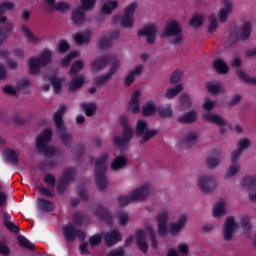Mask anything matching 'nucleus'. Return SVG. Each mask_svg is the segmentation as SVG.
<instances>
[{
    "label": "nucleus",
    "instance_id": "46",
    "mask_svg": "<svg viewBox=\"0 0 256 256\" xmlns=\"http://www.w3.org/2000/svg\"><path fill=\"white\" fill-rule=\"evenodd\" d=\"M79 56V51H73L68 56H66L62 61L61 65L62 67H69L71 61Z\"/></svg>",
    "mask_w": 256,
    "mask_h": 256
},
{
    "label": "nucleus",
    "instance_id": "57",
    "mask_svg": "<svg viewBox=\"0 0 256 256\" xmlns=\"http://www.w3.org/2000/svg\"><path fill=\"white\" fill-rule=\"evenodd\" d=\"M97 215L98 217H101V219H104L105 221H109V217H111V215L105 208H100L97 211Z\"/></svg>",
    "mask_w": 256,
    "mask_h": 256
},
{
    "label": "nucleus",
    "instance_id": "19",
    "mask_svg": "<svg viewBox=\"0 0 256 256\" xmlns=\"http://www.w3.org/2000/svg\"><path fill=\"white\" fill-rule=\"evenodd\" d=\"M138 33L139 35L145 37L148 43H155V39L157 37V27L153 24H150L142 30H139Z\"/></svg>",
    "mask_w": 256,
    "mask_h": 256
},
{
    "label": "nucleus",
    "instance_id": "21",
    "mask_svg": "<svg viewBox=\"0 0 256 256\" xmlns=\"http://www.w3.org/2000/svg\"><path fill=\"white\" fill-rule=\"evenodd\" d=\"M112 59L109 56H102L98 59H96L94 62L91 64V71L93 73H99V71L105 69L107 63L111 62Z\"/></svg>",
    "mask_w": 256,
    "mask_h": 256
},
{
    "label": "nucleus",
    "instance_id": "20",
    "mask_svg": "<svg viewBox=\"0 0 256 256\" xmlns=\"http://www.w3.org/2000/svg\"><path fill=\"white\" fill-rule=\"evenodd\" d=\"M169 220V213L162 210L158 213L157 223H158V233L159 235H165L167 233V221Z\"/></svg>",
    "mask_w": 256,
    "mask_h": 256
},
{
    "label": "nucleus",
    "instance_id": "48",
    "mask_svg": "<svg viewBox=\"0 0 256 256\" xmlns=\"http://www.w3.org/2000/svg\"><path fill=\"white\" fill-rule=\"evenodd\" d=\"M203 21H205V18L199 14H195L190 19V25L191 27H200V25H203Z\"/></svg>",
    "mask_w": 256,
    "mask_h": 256
},
{
    "label": "nucleus",
    "instance_id": "16",
    "mask_svg": "<svg viewBox=\"0 0 256 256\" xmlns=\"http://www.w3.org/2000/svg\"><path fill=\"white\" fill-rule=\"evenodd\" d=\"M241 185L247 189H252L249 193L251 201H256V175L244 177Z\"/></svg>",
    "mask_w": 256,
    "mask_h": 256
},
{
    "label": "nucleus",
    "instance_id": "64",
    "mask_svg": "<svg viewBox=\"0 0 256 256\" xmlns=\"http://www.w3.org/2000/svg\"><path fill=\"white\" fill-rule=\"evenodd\" d=\"M107 256H123V248L111 250Z\"/></svg>",
    "mask_w": 256,
    "mask_h": 256
},
{
    "label": "nucleus",
    "instance_id": "45",
    "mask_svg": "<svg viewBox=\"0 0 256 256\" xmlns=\"http://www.w3.org/2000/svg\"><path fill=\"white\" fill-rule=\"evenodd\" d=\"M4 217H5V221H4L5 227H7L9 231H12V233H17V231H19V227H17L16 224L13 223V221H11V216H9V214H5Z\"/></svg>",
    "mask_w": 256,
    "mask_h": 256
},
{
    "label": "nucleus",
    "instance_id": "40",
    "mask_svg": "<svg viewBox=\"0 0 256 256\" xmlns=\"http://www.w3.org/2000/svg\"><path fill=\"white\" fill-rule=\"evenodd\" d=\"M21 31L29 43H39V38L35 36L27 26H22Z\"/></svg>",
    "mask_w": 256,
    "mask_h": 256
},
{
    "label": "nucleus",
    "instance_id": "47",
    "mask_svg": "<svg viewBox=\"0 0 256 256\" xmlns=\"http://www.w3.org/2000/svg\"><path fill=\"white\" fill-rule=\"evenodd\" d=\"M81 107L88 117H91V115H93L97 109L94 103H83L81 104Z\"/></svg>",
    "mask_w": 256,
    "mask_h": 256
},
{
    "label": "nucleus",
    "instance_id": "53",
    "mask_svg": "<svg viewBox=\"0 0 256 256\" xmlns=\"http://www.w3.org/2000/svg\"><path fill=\"white\" fill-rule=\"evenodd\" d=\"M18 243L21 247H25L26 249H33V243H31L24 236H18Z\"/></svg>",
    "mask_w": 256,
    "mask_h": 256
},
{
    "label": "nucleus",
    "instance_id": "39",
    "mask_svg": "<svg viewBox=\"0 0 256 256\" xmlns=\"http://www.w3.org/2000/svg\"><path fill=\"white\" fill-rule=\"evenodd\" d=\"M125 165H127V159L125 156L120 155L112 162L111 168L114 169V171H117V169H123Z\"/></svg>",
    "mask_w": 256,
    "mask_h": 256
},
{
    "label": "nucleus",
    "instance_id": "10",
    "mask_svg": "<svg viewBox=\"0 0 256 256\" xmlns=\"http://www.w3.org/2000/svg\"><path fill=\"white\" fill-rule=\"evenodd\" d=\"M163 37H171L173 43H181L183 36L181 34V25L173 20L165 28Z\"/></svg>",
    "mask_w": 256,
    "mask_h": 256
},
{
    "label": "nucleus",
    "instance_id": "52",
    "mask_svg": "<svg viewBox=\"0 0 256 256\" xmlns=\"http://www.w3.org/2000/svg\"><path fill=\"white\" fill-rule=\"evenodd\" d=\"M158 115H160V117H171L173 115L171 106L162 107V108L158 109Z\"/></svg>",
    "mask_w": 256,
    "mask_h": 256
},
{
    "label": "nucleus",
    "instance_id": "63",
    "mask_svg": "<svg viewBox=\"0 0 256 256\" xmlns=\"http://www.w3.org/2000/svg\"><path fill=\"white\" fill-rule=\"evenodd\" d=\"M182 73L177 71V72H174L172 75H171V78H170V81L171 83H179V81H181V77H182Z\"/></svg>",
    "mask_w": 256,
    "mask_h": 256
},
{
    "label": "nucleus",
    "instance_id": "38",
    "mask_svg": "<svg viewBox=\"0 0 256 256\" xmlns=\"http://www.w3.org/2000/svg\"><path fill=\"white\" fill-rule=\"evenodd\" d=\"M178 121L180 123H193L197 121V113L195 111L187 112L185 115L180 116Z\"/></svg>",
    "mask_w": 256,
    "mask_h": 256
},
{
    "label": "nucleus",
    "instance_id": "55",
    "mask_svg": "<svg viewBox=\"0 0 256 256\" xmlns=\"http://www.w3.org/2000/svg\"><path fill=\"white\" fill-rule=\"evenodd\" d=\"M198 137L199 136L197 135V133L189 132L185 136V143H187L188 145L191 144V143H195V141H197Z\"/></svg>",
    "mask_w": 256,
    "mask_h": 256
},
{
    "label": "nucleus",
    "instance_id": "8",
    "mask_svg": "<svg viewBox=\"0 0 256 256\" xmlns=\"http://www.w3.org/2000/svg\"><path fill=\"white\" fill-rule=\"evenodd\" d=\"M107 169V155H103L96 160V183L99 189L107 187V179L105 178V171Z\"/></svg>",
    "mask_w": 256,
    "mask_h": 256
},
{
    "label": "nucleus",
    "instance_id": "5",
    "mask_svg": "<svg viewBox=\"0 0 256 256\" xmlns=\"http://www.w3.org/2000/svg\"><path fill=\"white\" fill-rule=\"evenodd\" d=\"M85 64L81 60L75 61L69 71V75L71 77V81L69 83L68 89L69 91H77V89H81L85 83V78L78 74L79 71H82Z\"/></svg>",
    "mask_w": 256,
    "mask_h": 256
},
{
    "label": "nucleus",
    "instance_id": "31",
    "mask_svg": "<svg viewBox=\"0 0 256 256\" xmlns=\"http://www.w3.org/2000/svg\"><path fill=\"white\" fill-rule=\"evenodd\" d=\"M227 203L223 200L218 201L213 206L212 215L213 217H223L226 213Z\"/></svg>",
    "mask_w": 256,
    "mask_h": 256
},
{
    "label": "nucleus",
    "instance_id": "61",
    "mask_svg": "<svg viewBox=\"0 0 256 256\" xmlns=\"http://www.w3.org/2000/svg\"><path fill=\"white\" fill-rule=\"evenodd\" d=\"M210 25H209V31L213 32L215 29H217V19H215V15H211L209 17Z\"/></svg>",
    "mask_w": 256,
    "mask_h": 256
},
{
    "label": "nucleus",
    "instance_id": "4",
    "mask_svg": "<svg viewBox=\"0 0 256 256\" xmlns=\"http://www.w3.org/2000/svg\"><path fill=\"white\" fill-rule=\"evenodd\" d=\"M135 239L142 253H146L147 249H149V244L147 243V239H150L152 247L154 249H157V240L155 239V230L151 226H148L145 230H138L136 232Z\"/></svg>",
    "mask_w": 256,
    "mask_h": 256
},
{
    "label": "nucleus",
    "instance_id": "58",
    "mask_svg": "<svg viewBox=\"0 0 256 256\" xmlns=\"http://www.w3.org/2000/svg\"><path fill=\"white\" fill-rule=\"evenodd\" d=\"M241 227L244 231H249L251 229V219L249 217H244L241 222Z\"/></svg>",
    "mask_w": 256,
    "mask_h": 256
},
{
    "label": "nucleus",
    "instance_id": "49",
    "mask_svg": "<svg viewBox=\"0 0 256 256\" xmlns=\"http://www.w3.org/2000/svg\"><path fill=\"white\" fill-rule=\"evenodd\" d=\"M237 75L239 79H241V81H244V83H252L253 85H255L256 83V78H251L247 76V74L243 70H238Z\"/></svg>",
    "mask_w": 256,
    "mask_h": 256
},
{
    "label": "nucleus",
    "instance_id": "37",
    "mask_svg": "<svg viewBox=\"0 0 256 256\" xmlns=\"http://www.w3.org/2000/svg\"><path fill=\"white\" fill-rule=\"evenodd\" d=\"M72 19L75 25H83V23H85V13L83 12V9L73 11Z\"/></svg>",
    "mask_w": 256,
    "mask_h": 256
},
{
    "label": "nucleus",
    "instance_id": "24",
    "mask_svg": "<svg viewBox=\"0 0 256 256\" xmlns=\"http://www.w3.org/2000/svg\"><path fill=\"white\" fill-rule=\"evenodd\" d=\"M44 3L50 9H56V11H60L61 13H67L69 11V4L64 1L55 3V0H44Z\"/></svg>",
    "mask_w": 256,
    "mask_h": 256
},
{
    "label": "nucleus",
    "instance_id": "54",
    "mask_svg": "<svg viewBox=\"0 0 256 256\" xmlns=\"http://www.w3.org/2000/svg\"><path fill=\"white\" fill-rule=\"evenodd\" d=\"M69 43L65 40H60L57 46V50L59 53H65V51H69Z\"/></svg>",
    "mask_w": 256,
    "mask_h": 256
},
{
    "label": "nucleus",
    "instance_id": "51",
    "mask_svg": "<svg viewBox=\"0 0 256 256\" xmlns=\"http://www.w3.org/2000/svg\"><path fill=\"white\" fill-rule=\"evenodd\" d=\"M82 9L84 11H89L90 9H93L95 7V3H97V0H80Z\"/></svg>",
    "mask_w": 256,
    "mask_h": 256
},
{
    "label": "nucleus",
    "instance_id": "32",
    "mask_svg": "<svg viewBox=\"0 0 256 256\" xmlns=\"http://www.w3.org/2000/svg\"><path fill=\"white\" fill-rule=\"evenodd\" d=\"M214 69H216L217 73H221L225 75V73H229V66L222 59H216L212 63Z\"/></svg>",
    "mask_w": 256,
    "mask_h": 256
},
{
    "label": "nucleus",
    "instance_id": "56",
    "mask_svg": "<svg viewBox=\"0 0 256 256\" xmlns=\"http://www.w3.org/2000/svg\"><path fill=\"white\" fill-rule=\"evenodd\" d=\"M100 243H101V235L99 234L93 235L89 239V244L91 245V247H97V245H99Z\"/></svg>",
    "mask_w": 256,
    "mask_h": 256
},
{
    "label": "nucleus",
    "instance_id": "26",
    "mask_svg": "<svg viewBox=\"0 0 256 256\" xmlns=\"http://www.w3.org/2000/svg\"><path fill=\"white\" fill-rule=\"evenodd\" d=\"M187 223V214H181L176 223H173L169 227L170 233H179Z\"/></svg>",
    "mask_w": 256,
    "mask_h": 256
},
{
    "label": "nucleus",
    "instance_id": "23",
    "mask_svg": "<svg viewBox=\"0 0 256 256\" xmlns=\"http://www.w3.org/2000/svg\"><path fill=\"white\" fill-rule=\"evenodd\" d=\"M223 5L224 7L220 9L218 14V19L222 23L227 21V17H229V14L233 11V3L231 0H223Z\"/></svg>",
    "mask_w": 256,
    "mask_h": 256
},
{
    "label": "nucleus",
    "instance_id": "12",
    "mask_svg": "<svg viewBox=\"0 0 256 256\" xmlns=\"http://www.w3.org/2000/svg\"><path fill=\"white\" fill-rule=\"evenodd\" d=\"M156 133L157 131L149 129V124L144 119H140L136 122V134L138 137H142L143 141H149Z\"/></svg>",
    "mask_w": 256,
    "mask_h": 256
},
{
    "label": "nucleus",
    "instance_id": "44",
    "mask_svg": "<svg viewBox=\"0 0 256 256\" xmlns=\"http://www.w3.org/2000/svg\"><path fill=\"white\" fill-rule=\"evenodd\" d=\"M183 91V85L178 84L174 88H170L167 90L165 97L166 99H173V97H176V95H179Z\"/></svg>",
    "mask_w": 256,
    "mask_h": 256
},
{
    "label": "nucleus",
    "instance_id": "7",
    "mask_svg": "<svg viewBox=\"0 0 256 256\" xmlns=\"http://www.w3.org/2000/svg\"><path fill=\"white\" fill-rule=\"evenodd\" d=\"M51 137H53V131H51V129H44L36 140L37 148L42 151V153H45L47 157L55 155L56 151L55 148L47 146V143L51 141Z\"/></svg>",
    "mask_w": 256,
    "mask_h": 256
},
{
    "label": "nucleus",
    "instance_id": "9",
    "mask_svg": "<svg viewBox=\"0 0 256 256\" xmlns=\"http://www.w3.org/2000/svg\"><path fill=\"white\" fill-rule=\"evenodd\" d=\"M65 111L67 108L65 106H61L55 113H54V123L56 127V131L60 134V139L63 143H67V141L71 140V135L65 133V126L63 125V115H65Z\"/></svg>",
    "mask_w": 256,
    "mask_h": 256
},
{
    "label": "nucleus",
    "instance_id": "17",
    "mask_svg": "<svg viewBox=\"0 0 256 256\" xmlns=\"http://www.w3.org/2000/svg\"><path fill=\"white\" fill-rule=\"evenodd\" d=\"M139 99H141V91L136 90L132 95L130 102L128 103L127 109L134 115H137V113H140L141 106L139 104Z\"/></svg>",
    "mask_w": 256,
    "mask_h": 256
},
{
    "label": "nucleus",
    "instance_id": "25",
    "mask_svg": "<svg viewBox=\"0 0 256 256\" xmlns=\"http://www.w3.org/2000/svg\"><path fill=\"white\" fill-rule=\"evenodd\" d=\"M120 65L121 64L119 63V61L113 62L109 72L96 79V85H102V83H105V81H109V79L113 77V74L119 69Z\"/></svg>",
    "mask_w": 256,
    "mask_h": 256
},
{
    "label": "nucleus",
    "instance_id": "1",
    "mask_svg": "<svg viewBox=\"0 0 256 256\" xmlns=\"http://www.w3.org/2000/svg\"><path fill=\"white\" fill-rule=\"evenodd\" d=\"M15 5L13 2L4 1L0 4V25H6V27H11V24L7 22V18H5L6 11L13 10ZM7 36L5 34L0 33V57L2 59H6L7 61V67L10 69H17V62L11 60V55H15L16 57H23V49H15L13 52H9L7 49L1 48V45L3 41H5V38Z\"/></svg>",
    "mask_w": 256,
    "mask_h": 256
},
{
    "label": "nucleus",
    "instance_id": "14",
    "mask_svg": "<svg viewBox=\"0 0 256 256\" xmlns=\"http://www.w3.org/2000/svg\"><path fill=\"white\" fill-rule=\"evenodd\" d=\"M138 4L137 2H132L129 4L124 11V15L121 19V26L122 27H133V15L135 13V9H137Z\"/></svg>",
    "mask_w": 256,
    "mask_h": 256
},
{
    "label": "nucleus",
    "instance_id": "29",
    "mask_svg": "<svg viewBox=\"0 0 256 256\" xmlns=\"http://www.w3.org/2000/svg\"><path fill=\"white\" fill-rule=\"evenodd\" d=\"M73 39L77 45H83L89 43L91 40V30H86L84 32H77L73 34Z\"/></svg>",
    "mask_w": 256,
    "mask_h": 256
},
{
    "label": "nucleus",
    "instance_id": "3",
    "mask_svg": "<svg viewBox=\"0 0 256 256\" xmlns=\"http://www.w3.org/2000/svg\"><path fill=\"white\" fill-rule=\"evenodd\" d=\"M119 123L124 127V131L122 136L115 135L113 138V145L118 149V151L122 152L123 149L129 145V141L133 139V128L129 126V122L127 120V116L122 115L119 118Z\"/></svg>",
    "mask_w": 256,
    "mask_h": 256
},
{
    "label": "nucleus",
    "instance_id": "60",
    "mask_svg": "<svg viewBox=\"0 0 256 256\" xmlns=\"http://www.w3.org/2000/svg\"><path fill=\"white\" fill-rule=\"evenodd\" d=\"M215 107V101L206 99L203 103V109L204 111H211Z\"/></svg>",
    "mask_w": 256,
    "mask_h": 256
},
{
    "label": "nucleus",
    "instance_id": "41",
    "mask_svg": "<svg viewBox=\"0 0 256 256\" xmlns=\"http://www.w3.org/2000/svg\"><path fill=\"white\" fill-rule=\"evenodd\" d=\"M206 89L207 91H209V93H213L214 95H217V93H221L222 86H221V83L212 81V82L206 83Z\"/></svg>",
    "mask_w": 256,
    "mask_h": 256
},
{
    "label": "nucleus",
    "instance_id": "33",
    "mask_svg": "<svg viewBox=\"0 0 256 256\" xmlns=\"http://www.w3.org/2000/svg\"><path fill=\"white\" fill-rule=\"evenodd\" d=\"M143 72V66L139 65L134 70L130 71V73L125 77V85L129 86L133 81H135V77L141 75Z\"/></svg>",
    "mask_w": 256,
    "mask_h": 256
},
{
    "label": "nucleus",
    "instance_id": "43",
    "mask_svg": "<svg viewBox=\"0 0 256 256\" xmlns=\"http://www.w3.org/2000/svg\"><path fill=\"white\" fill-rule=\"evenodd\" d=\"M113 39H117V33L101 38L98 42V45L102 49H105V47H109V45L113 43Z\"/></svg>",
    "mask_w": 256,
    "mask_h": 256
},
{
    "label": "nucleus",
    "instance_id": "42",
    "mask_svg": "<svg viewBox=\"0 0 256 256\" xmlns=\"http://www.w3.org/2000/svg\"><path fill=\"white\" fill-rule=\"evenodd\" d=\"M19 157V152L14 151L12 149H8L4 151V158L6 161H9V163H17V159Z\"/></svg>",
    "mask_w": 256,
    "mask_h": 256
},
{
    "label": "nucleus",
    "instance_id": "11",
    "mask_svg": "<svg viewBox=\"0 0 256 256\" xmlns=\"http://www.w3.org/2000/svg\"><path fill=\"white\" fill-rule=\"evenodd\" d=\"M249 35H251V22L247 21L243 24L239 32L237 29L231 30L228 39L232 41V43H235V41H239V39H249Z\"/></svg>",
    "mask_w": 256,
    "mask_h": 256
},
{
    "label": "nucleus",
    "instance_id": "27",
    "mask_svg": "<svg viewBox=\"0 0 256 256\" xmlns=\"http://www.w3.org/2000/svg\"><path fill=\"white\" fill-rule=\"evenodd\" d=\"M203 117L206 121H209L210 123H214L215 125H219V127H227V123L223 119V117L210 113V112H205L203 114Z\"/></svg>",
    "mask_w": 256,
    "mask_h": 256
},
{
    "label": "nucleus",
    "instance_id": "59",
    "mask_svg": "<svg viewBox=\"0 0 256 256\" xmlns=\"http://www.w3.org/2000/svg\"><path fill=\"white\" fill-rule=\"evenodd\" d=\"M180 104L182 105V107H191V98H189V95L181 96Z\"/></svg>",
    "mask_w": 256,
    "mask_h": 256
},
{
    "label": "nucleus",
    "instance_id": "28",
    "mask_svg": "<svg viewBox=\"0 0 256 256\" xmlns=\"http://www.w3.org/2000/svg\"><path fill=\"white\" fill-rule=\"evenodd\" d=\"M249 145H251V141H249V139H247V138L241 139L238 142V150L234 151L231 154V161H233V162L237 161V159H239V157H241V151L247 149V147H249Z\"/></svg>",
    "mask_w": 256,
    "mask_h": 256
},
{
    "label": "nucleus",
    "instance_id": "13",
    "mask_svg": "<svg viewBox=\"0 0 256 256\" xmlns=\"http://www.w3.org/2000/svg\"><path fill=\"white\" fill-rule=\"evenodd\" d=\"M197 185L203 193H211L216 187L215 178L209 175H201L197 180Z\"/></svg>",
    "mask_w": 256,
    "mask_h": 256
},
{
    "label": "nucleus",
    "instance_id": "22",
    "mask_svg": "<svg viewBox=\"0 0 256 256\" xmlns=\"http://www.w3.org/2000/svg\"><path fill=\"white\" fill-rule=\"evenodd\" d=\"M118 241H121V233H119V231L114 230L104 234V243L106 247H113Z\"/></svg>",
    "mask_w": 256,
    "mask_h": 256
},
{
    "label": "nucleus",
    "instance_id": "18",
    "mask_svg": "<svg viewBox=\"0 0 256 256\" xmlns=\"http://www.w3.org/2000/svg\"><path fill=\"white\" fill-rule=\"evenodd\" d=\"M64 235L68 241H73L74 239H76V237L81 240L85 239V232L81 230H76L75 226L73 225H67L64 227Z\"/></svg>",
    "mask_w": 256,
    "mask_h": 256
},
{
    "label": "nucleus",
    "instance_id": "35",
    "mask_svg": "<svg viewBox=\"0 0 256 256\" xmlns=\"http://www.w3.org/2000/svg\"><path fill=\"white\" fill-rule=\"evenodd\" d=\"M37 207L40 211H51L55 209V204L47 199L38 198Z\"/></svg>",
    "mask_w": 256,
    "mask_h": 256
},
{
    "label": "nucleus",
    "instance_id": "36",
    "mask_svg": "<svg viewBox=\"0 0 256 256\" xmlns=\"http://www.w3.org/2000/svg\"><path fill=\"white\" fill-rule=\"evenodd\" d=\"M50 81L54 89V93H61L63 82L65 81V79L54 75L50 78Z\"/></svg>",
    "mask_w": 256,
    "mask_h": 256
},
{
    "label": "nucleus",
    "instance_id": "34",
    "mask_svg": "<svg viewBox=\"0 0 256 256\" xmlns=\"http://www.w3.org/2000/svg\"><path fill=\"white\" fill-rule=\"evenodd\" d=\"M159 109H157V106H155V103L148 101L143 105L142 113L144 117H150V115H154V113H157Z\"/></svg>",
    "mask_w": 256,
    "mask_h": 256
},
{
    "label": "nucleus",
    "instance_id": "30",
    "mask_svg": "<svg viewBox=\"0 0 256 256\" xmlns=\"http://www.w3.org/2000/svg\"><path fill=\"white\" fill-rule=\"evenodd\" d=\"M117 7H119V2L117 0H107L103 3L101 11L105 15H111Z\"/></svg>",
    "mask_w": 256,
    "mask_h": 256
},
{
    "label": "nucleus",
    "instance_id": "15",
    "mask_svg": "<svg viewBox=\"0 0 256 256\" xmlns=\"http://www.w3.org/2000/svg\"><path fill=\"white\" fill-rule=\"evenodd\" d=\"M235 231H237V223H235V218L228 217L226 219L223 229L224 239L226 241L231 240L233 238V233H235Z\"/></svg>",
    "mask_w": 256,
    "mask_h": 256
},
{
    "label": "nucleus",
    "instance_id": "50",
    "mask_svg": "<svg viewBox=\"0 0 256 256\" xmlns=\"http://www.w3.org/2000/svg\"><path fill=\"white\" fill-rule=\"evenodd\" d=\"M237 160L234 162L232 161V165L229 167V169L226 172V177H234V175H237L239 173V166L236 164Z\"/></svg>",
    "mask_w": 256,
    "mask_h": 256
},
{
    "label": "nucleus",
    "instance_id": "62",
    "mask_svg": "<svg viewBox=\"0 0 256 256\" xmlns=\"http://www.w3.org/2000/svg\"><path fill=\"white\" fill-rule=\"evenodd\" d=\"M178 251L182 255H187V253H189V245H187L186 243H180L178 245Z\"/></svg>",
    "mask_w": 256,
    "mask_h": 256
},
{
    "label": "nucleus",
    "instance_id": "6",
    "mask_svg": "<svg viewBox=\"0 0 256 256\" xmlns=\"http://www.w3.org/2000/svg\"><path fill=\"white\" fill-rule=\"evenodd\" d=\"M51 52L49 49H44L39 57H32L28 60V69L33 75L41 71V67H45L48 63L51 62Z\"/></svg>",
    "mask_w": 256,
    "mask_h": 256
},
{
    "label": "nucleus",
    "instance_id": "2",
    "mask_svg": "<svg viewBox=\"0 0 256 256\" xmlns=\"http://www.w3.org/2000/svg\"><path fill=\"white\" fill-rule=\"evenodd\" d=\"M153 191L151 184L145 183L132 190L128 196H119V205H129L132 201H143Z\"/></svg>",
    "mask_w": 256,
    "mask_h": 256
}]
</instances>
